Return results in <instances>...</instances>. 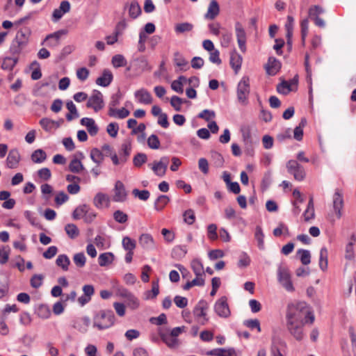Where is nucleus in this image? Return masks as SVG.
<instances>
[{
	"label": "nucleus",
	"instance_id": "nucleus-45",
	"mask_svg": "<svg viewBox=\"0 0 356 356\" xmlns=\"http://www.w3.org/2000/svg\"><path fill=\"white\" fill-rule=\"evenodd\" d=\"M83 169H84V167H83L81 161L76 158L73 159L69 164V170L72 172L79 173Z\"/></svg>",
	"mask_w": 356,
	"mask_h": 356
},
{
	"label": "nucleus",
	"instance_id": "nucleus-56",
	"mask_svg": "<svg viewBox=\"0 0 356 356\" xmlns=\"http://www.w3.org/2000/svg\"><path fill=\"white\" fill-rule=\"evenodd\" d=\"M181 79H184V76H179L177 79L174 80L171 83V88L179 94H182L184 92V86L180 81Z\"/></svg>",
	"mask_w": 356,
	"mask_h": 356
},
{
	"label": "nucleus",
	"instance_id": "nucleus-14",
	"mask_svg": "<svg viewBox=\"0 0 356 356\" xmlns=\"http://www.w3.org/2000/svg\"><path fill=\"white\" fill-rule=\"evenodd\" d=\"M333 209L338 219L342 216V209L343 208V198L342 193L337 189L332 197Z\"/></svg>",
	"mask_w": 356,
	"mask_h": 356
},
{
	"label": "nucleus",
	"instance_id": "nucleus-20",
	"mask_svg": "<svg viewBox=\"0 0 356 356\" xmlns=\"http://www.w3.org/2000/svg\"><path fill=\"white\" fill-rule=\"evenodd\" d=\"M134 96L138 102L144 104H149L152 102V97L150 92L145 89L140 88L134 92Z\"/></svg>",
	"mask_w": 356,
	"mask_h": 356
},
{
	"label": "nucleus",
	"instance_id": "nucleus-21",
	"mask_svg": "<svg viewBox=\"0 0 356 356\" xmlns=\"http://www.w3.org/2000/svg\"><path fill=\"white\" fill-rule=\"evenodd\" d=\"M20 161V155L17 149H11L6 159V165L9 168H16Z\"/></svg>",
	"mask_w": 356,
	"mask_h": 356
},
{
	"label": "nucleus",
	"instance_id": "nucleus-3",
	"mask_svg": "<svg viewBox=\"0 0 356 356\" xmlns=\"http://www.w3.org/2000/svg\"><path fill=\"white\" fill-rule=\"evenodd\" d=\"M277 281L288 292H293V286L291 276L286 266L280 264L277 271Z\"/></svg>",
	"mask_w": 356,
	"mask_h": 356
},
{
	"label": "nucleus",
	"instance_id": "nucleus-15",
	"mask_svg": "<svg viewBox=\"0 0 356 356\" xmlns=\"http://www.w3.org/2000/svg\"><path fill=\"white\" fill-rule=\"evenodd\" d=\"M114 195L113 200L115 202H123L127 198V193L124 184L121 181H117L114 187Z\"/></svg>",
	"mask_w": 356,
	"mask_h": 356
},
{
	"label": "nucleus",
	"instance_id": "nucleus-17",
	"mask_svg": "<svg viewBox=\"0 0 356 356\" xmlns=\"http://www.w3.org/2000/svg\"><path fill=\"white\" fill-rule=\"evenodd\" d=\"M93 204L99 209H102L104 207H108L110 197L108 195L99 192L94 197Z\"/></svg>",
	"mask_w": 356,
	"mask_h": 356
},
{
	"label": "nucleus",
	"instance_id": "nucleus-18",
	"mask_svg": "<svg viewBox=\"0 0 356 356\" xmlns=\"http://www.w3.org/2000/svg\"><path fill=\"white\" fill-rule=\"evenodd\" d=\"M139 244L145 250H154L156 248V243L149 234H142L138 239Z\"/></svg>",
	"mask_w": 356,
	"mask_h": 356
},
{
	"label": "nucleus",
	"instance_id": "nucleus-40",
	"mask_svg": "<svg viewBox=\"0 0 356 356\" xmlns=\"http://www.w3.org/2000/svg\"><path fill=\"white\" fill-rule=\"evenodd\" d=\"M170 198L165 195H160L154 202V209L160 211L169 202Z\"/></svg>",
	"mask_w": 356,
	"mask_h": 356
},
{
	"label": "nucleus",
	"instance_id": "nucleus-57",
	"mask_svg": "<svg viewBox=\"0 0 356 356\" xmlns=\"http://www.w3.org/2000/svg\"><path fill=\"white\" fill-rule=\"evenodd\" d=\"M147 142L148 147L152 149H158L160 147V140L155 134H152Z\"/></svg>",
	"mask_w": 356,
	"mask_h": 356
},
{
	"label": "nucleus",
	"instance_id": "nucleus-42",
	"mask_svg": "<svg viewBox=\"0 0 356 356\" xmlns=\"http://www.w3.org/2000/svg\"><path fill=\"white\" fill-rule=\"evenodd\" d=\"M122 98V94L120 90H118L116 93L113 94L108 103V111L115 109V107L120 104Z\"/></svg>",
	"mask_w": 356,
	"mask_h": 356
},
{
	"label": "nucleus",
	"instance_id": "nucleus-63",
	"mask_svg": "<svg viewBox=\"0 0 356 356\" xmlns=\"http://www.w3.org/2000/svg\"><path fill=\"white\" fill-rule=\"evenodd\" d=\"M232 41V33L229 31H225L222 33L220 43L223 47H228Z\"/></svg>",
	"mask_w": 356,
	"mask_h": 356
},
{
	"label": "nucleus",
	"instance_id": "nucleus-12",
	"mask_svg": "<svg viewBox=\"0 0 356 356\" xmlns=\"http://www.w3.org/2000/svg\"><path fill=\"white\" fill-rule=\"evenodd\" d=\"M242 134L243 141L245 145L246 153L250 156H253V141L251 136L250 129L249 127H243L241 129Z\"/></svg>",
	"mask_w": 356,
	"mask_h": 356
},
{
	"label": "nucleus",
	"instance_id": "nucleus-16",
	"mask_svg": "<svg viewBox=\"0 0 356 356\" xmlns=\"http://www.w3.org/2000/svg\"><path fill=\"white\" fill-rule=\"evenodd\" d=\"M83 294L78 298V302L81 306H84L91 300L95 293V289L92 284H85L82 288Z\"/></svg>",
	"mask_w": 356,
	"mask_h": 356
},
{
	"label": "nucleus",
	"instance_id": "nucleus-5",
	"mask_svg": "<svg viewBox=\"0 0 356 356\" xmlns=\"http://www.w3.org/2000/svg\"><path fill=\"white\" fill-rule=\"evenodd\" d=\"M209 309V304L204 300H200L194 307L193 314L196 321L202 325L207 324L209 321L207 317V310Z\"/></svg>",
	"mask_w": 356,
	"mask_h": 356
},
{
	"label": "nucleus",
	"instance_id": "nucleus-6",
	"mask_svg": "<svg viewBox=\"0 0 356 356\" xmlns=\"http://www.w3.org/2000/svg\"><path fill=\"white\" fill-rule=\"evenodd\" d=\"M307 323L298 321H286L287 330L297 341H301L305 337L304 325Z\"/></svg>",
	"mask_w": 356,
	"mask_h": 356
},
{
	"label": "nucleus",
	"instance_id": "nucleus-24",
	"mask_svg": "<svg viewBox=\"0 0 356 356\" xmlns=\"http://www.w3.org/2000/svg\"><path fill=\"white\" fill-rule=\"evenodd\" d=\"M113 78L112 72L109 70L105 69L104 70L102 76L96 79V83L102 87H107L112 82Z\"/></svg>",
	"mask_w": 356,
	"mask_h": 356
},
{
	"label": "nucleus",
	"instance_id": "nucleus-25",
	"mask_svg": "<svg viewBox=\"0 0 356 356\" xmlns=\"http://www.w3.org/2000/svg\"><path fill=\"white\" fill-rule=\"evenodd\" d=\"M173 61L175 65L179 67L180 71H186L189 69L188 62L179 51L174 53Z\"/></svg>",
	"mask_w": 356,
	"mask_h": 356
},
{
	"label": "nucleus",
	"instance_id": "nucleus-1",
	"mask_svg": "<svg viewBox=\"0 0 356 356\" xmlns=\"http://www.w3.org/2000/svg\"><path fill=\"white\" fill-rule=\"evenodd\" d=\"M314 320V312L307 302L300 301L291 302L287 305L286 321L305 322L313 324Z\"/></svg>",
	"mask_w": 356,
	"mask_h": 356
},
{
	"label": "nucleus",
	"instance_id": "nucleus-19",
	"mask_svg": "<svg viewBox=\"0 0 356 356\" xmlns=\"http://www.w3.org/2000/svg\"><path fill=\"white\" fill-rule=\"evenodd\" d=\"M282 64L279 60L275 57H269L267 64L266 65V70L268 74L274 76L280 70Z\"/></svg>",
	"mask_w": 356,
	"mask_h": 356
},
{
	"label": "nucleus",
	"instance_id": "nucleus-37",
	"mask_svg": "<svg viewBox=\"0 0 356 356\" xmlns=\"http://www.w3.org/2000/svg\"><path fill=\"white\" fill-rule=\"evenodd\" d=\"M65 231L68 237L71 239L77 238L80 234L79 228L73 223L67 224L65 227Z\"/></svg>",
	"mask_w": 356,
	"mask_h": 356
},
{
	"label": "nucleus",
	"instance_id": "nucleus-7",
	"mask_svg": "<svg viewBox=\"0 0 356 356\" xmlns=\"http://www.w3.org/2000/svg\"><path fill=\"white\" fill-rule=\"evenodd\" d=\"M86 106L92 108L95 112H98L104 106L102 93L97 90H93L91 95L88 99Z\"/></svg>",
	"mask_w": 356,
	"mask_h": 356
},
{
	"label": "nucleus",
	"instance_id": "nucleus-4",
	"mask_svg": "<svg viewBox=\"0 0 356 356\" xmlns=\"http://www.w3.org/2000/svg\"><path fill=\"white\" fill-rule=\"evenodd\" d=\"M250 93V79L248 76H243L238 82L236 88L237 99L242 105H247Z\"/></svg>",
	"mask_w": 356,
	"mask_h": 356
},
{
	"label": "nucleus",
	"instance_id": "nucleus-26",
	"mask_svg": "<svg viewBox=\"0 0 356 356\" xmlns=\"http://www.w3.org/2000/svg\"><path fill=\"white\" fill-rule=\"evenodd\" d=\"M210 356H236V351L234 348H215L207 353Z\"/></svg>",
	"mask_w": 356,
	"mask_h": 356
},
{
	"label": "nucleus",
	"instance_id": "nucleus-28",
	"mask_svg": "<svg viewBox=\"0 0 356 356\" xmlns=\"http://www.w3.org/2000/svg\"><path fill=\"white\" fill-rule=\"evenodd\" d=\"M124 8H128L129 15L132 19H136L141 13L140 6L136 1L126 4Z\"/></svg>",
	"mask_w": 356,
	"mask_h": 356
},
{
	"label": "nucleus",
	"instance_id": "nucleus-8",
	"mask_svg": "<svg viewBox=\"0 0 356 356\" xmlns=\"http://www.w3.org/2000/svg\"><path fill=\"white\" fill-rule=\"evenodd\" d=\"M213 308L216 314L221 318H227L231 315V311L226 296L220 298L215 302Z\"/></svg>",
	"mask_w": 356,
	"mask_h": 356
},
{
	"label": "nucleus",
	"instance_id": "nucleus-43",
	"mask_svg": "<svg viewBox=\"0 0 356 356\" xmlns=\"http://www.w3.org/2000/svg\"><path fill=\"white\" fill-rule=\"evenodd\" d=\"M304 220L306 222H309L310 220L314 218V207L313 203V198L311 197L308 204L307 208L303 213Z\"/></svg>",
	"mask_w": 356,
	"mask_h": 356
},
{
	"label": "nucleus",
	"instance_id": "nucleus-9",
	"mask_svg": "<svg viewBox=\"0 0 356 356\" xmlns=\"http://www.w3.org/2000/svg\"><path fill=\"white\" fill-rule=\"evenodd\" d=\"M235 34L237 40V43L238 45L239 49L245 53L246 51V42H247V35L246 32L242 25V24L239 22H236L234 24Z\"/></svg>",
	"mask_w": 356,
	"mask_h": 356
},
{
	"label": "nucleus",
	"instance_id": "nucleus-2",
	"mask_svg": "<svg viewBox=\"0 0 356 356\" xmlns=\"http://www.w3.org/2000/svg\"><path fill=\"white\" fill-rule=\"evenodd\" d=\"M115 315L112 310H101L98 312L93 318V327L99 330L108 329L113 325Z\"/></svg>",
	"mask_w": 356,
	"mask_h": 356
},
{
	"label": "nucleus",
	"instance_id": "nucleus-39",
	"mask_svg": "<svg viewBox=\"0 0 356 356\" xmlns=\"http://www.w3.org/2000/svg\"><path fill=\"white\" fill-rule=\"evenodd\" d=\"M47 159L46 152L41 149H38L35 150L31 154V160L33 163H41Z\"/></svg>",
	"mask_w": 356,
	"mask_h": 356
},
{
	"label": "nucleus",
	"instance_id": "nucleus-46",
	"mask_svg": "<svg viewBox=\"0 0 356 356\" xmlns=\"http://www.w3.org/2000/svg\"><path fill=\"white\" fill-rule=\"evenodd\" d=\"M187 253V248L185 245H177L172 251V255L175 259H181L185 257Z\"/></svg>",
	"mask_w": 356,
	"mask_h": 356
},
{
	"label": "nucleus",
	"instance_id": "nucleus-47",
	"mask_svg": "<svg viewBox=\"0 0 356 356\" xmlns=\"http://www.w3.org/2000/svg\"><path fill=\"white\" fill-rule=\"evenodd\" d=\"M297 254L299 255L300 261L303 265L306 266L310 264L311 254L309 250L300 249L298 250Z\"/></svg>",
	"mask_w": 356,
	"mask_h": 356
},
{
	"label": "nucleus",
	"instance_id": "nucleus-11",
	"mask_svg": "<svg viewBox=\"0 0 356 356\" xmlns=\"http://www.w3.org/2000/svg\"><path fill=\"white\" fill-rule=\"evenodd\" d=\"M67 31L64 29L58 30L53 33L47 35L43 42L41 43L42 45L46 42V45L50 48H56L60 44V38L63 35H65Z\"/></svg>",
	"mask_w": 356,
	"mask_h": 356
},
{
	"label": "nucleus",
	"instance_id": "nucleus-32",
	"mask_svg": "<svg viewBox=\"0 0 356 356\" xmlns=\"http://www.w3.org/2000/svg\"><path fill=\"white\" fill-rule=\"evenodd\" d=\"M130 114V112L129 110H127L125 108H122L120 109H112L111 111H108V115L110 117L115 118H119V119H124L129 116Z\"/></svg>",
	"mask_w": 356,
	"mask_h": 356
},
{
	"label": "nucleus",
	"instance_id": "nucleus-62",
	"mask_svg": "<svg viewBox=\"0 0 356 356\" xmlns=\"http://www.w3.org/2000/svg\"><path fill=\"white\" fill-rule=\"evenodd\" d=\"M243 325L251 330L257 329L259 332H261L260 323L258 319H249L243 322Z\"/></svg>",
	"mask_w": 356,
	"mask_h": 356
},
{
	"label": "nucleus",
	"instance_id": "nucleus-31",
	"mask_svg": "<svg viewBox=\"0 0 356 356\" xmlns=\"http://www.w3.org/2000/svg\"><path fill=\"white\" fill-rule=\"evenodd\" d=\"M90 157L97 165H101L104 159V154L98 148H92L90 151Z\"/></svg>",
	"mask_w": 356,
	"mask_h": 356
},
{
	"label": "nucleus",
	"instance_id": "nucleus-22",
	"mask_svg": "<svg viewBox=\"0 0 356 356\" xmlns=\"http://www.w3.org/2000/svg\"><path fill=\"white\" fill-rule=\"evenodd\" d=\"M242 60V56L236 51V50L234 49L231 52L229 64L235 74H237L241 70Z\"/></svg>",
	"mask_w": 356,
	"mask_h": 356
},
{
	"label": "nucleus",
	"instance_id": "nucleus-30",
	"mask_svg": "<svg viewBox=\"0 0 356 356\" xmlns=\"http://www.w3.org/2000/svg\"><path fill=\"white\" fill-rule=\"evenodd\" d=\"M114 259L115 256L112 252L102 253L98 257V263L100 266H106L111 264Z\"/></svg>",
	"mask_w": 356,
	"mask_h": 356
},
{
	"label": "nucleus",
	"instance_id": "nucleus-23",
	"mask_svg": "<svg viewBox=\"0 0 356 356\" xmlns=\"http://www.w3.org/2000/svg\"><path fill=\"white\" fill-rule=\"evenodd\" d=\"M90 325V319L88 316H83L74 321L73 327L81 333H86Z\"/></svg>",
	"mask_w": 356,
	"mask_h": 356
},
{
	"label": "nucleus",
	"instance_id": "nucleus-10",
	"mask_svg": "<svg viewBox=\"0 0 356 356\" xmlns=\"http://www.w3.org/2000/svg\"><path fill=\"white\" fill-rule=\"evenodd\" d=\"M288 172L293 175L295 179L302 181L305 177L304 168L295 160H290L286 163Z\"/></svg>",
	"mask_w": 356,
	"mask_h": 356
},
{
	"label": "nucleus",
	"instance_id": "nucleus-55",
	"mask_svg": "<svg viewBox=\"0 0 356 356\" xmlns=\"http://www.w3.org/2000/svg\"><path fill=\"white\" fill-rule=\"evenodd\" d=\"M73 261L79 268H83L86 265V257L83 252H79L74 255Z\"/></svg>",
	"mask_w": 356,
	"mask_h": 356
},
{
	"label": "nucleus",
	"instance_id": "nucleus-61",
	"mask_svg": "<svg viewBox=\"0 0 356 356\" xmlns=\"http://www.w3.org/2000/svg\"><path fill=\"white\" fill-rule=\"evenodd\" d=\"M293 26H294V18L291 15H288L287 21L285 24V29L286 31V38L293 36Z\"/></svg>",
	"mask_w": 356,
	"mask_h": 356
},
{
	"label": "nucleus",
	"instance_id": "nucleus-51",
	"mask_svg": "<svg viewBox=\"0 0 356 356\" xmlns=\"http://www.w3.org/2000/svg\"><path fill=\"white\" fill-rule=\"evenodd\" d=\"M324 13V9L320 6L316 5L310 7L308 10V15L311 19H316L318 16Z\"/></svg>",
	"mask_w": 356,
	"mask_h": 356
},
{
	"label": "nucleus",
	"instance_id": "nucleus-60",
	"mask_svg": "<svg viewBox=\"0 0 356 356\" xmlns=\"http://www.w3.org/2000/svg\"><path fill=\"white\" fill-rule=\"evenodd\" d=\"M147 161V155L144 153H138L133 159L134 165L136 167H140L143 164L145 163Z\"/></svg>",
	"mask_w": 356,
	"mask_h": 356
},
{
	"label": "nucleus",
	"instance_id": "nucleus-27",
	"mask_svg": "<svg viewBox=\"0 0 356 356\" xmlns=\"http://www.w3.org/2000/svg\"><path fill=\"white\" fill-rule=\"evenodd\" d=\"M219 12L220 8L218 2L216 0H212L209 3L204 17L208 19H213L219 14Z\"/></svg>",
	"mask_w": 356,
	"mask_h": 356
},
{
	"label": "nucleus",
	"instance_id": "nucleus-13",
	"mask_svg": "<svg viewBox=\"0 0 356 356\" xmlns=\"http://www.w3.org/2000/svg\"><path fill=\"white\" fill-rule=\"evenodd\" d=\"M158 333L161 340L166 344L170 348H175L179 345V340L177 338H175L169 334L168 329L159 328Z\"/></svg>",
	"mask_w": 356,
	"mask_h": 356
},
{
	"label": "nucleus",
	"instance_id": "nucleus-34",
	"mask_svg": "<svg viewBox=\"0 0 356 356\" xmlns=\"http://www.w3.org/2000/svg\"><path fill=\"white\" fill-rule=\"evenodd\" d=\"M131 152V144L129 141H127L122 145L120 154V161L125 163L127 161Z\"/></svg>",
	"mask_w": 356,
	"mask_h": 356
},
{
	"label": "nucleus",
	"instance_id": "nucleus-54",
	"mask_svg": "<svg viewBox=\"0 0 356 356\" xmlns=\"http://www.w3.org/2000/svg\"><path fill=\"white\" fill-rule=\"evenodd\" d=\"M293 88H290V84L287 81H282L277 86V91L282 95H287L291 91H293Z\"/></svg>",
	"mask_w": 356,
	"mask_h": 356
},
{
	"label": "nucleus",
	"instance_id": "nucleus-35",
	"mask_svg": "<svg viewBox=\"0 0 356 356\" xmlns=\"http://www.w3.org/2000/svg\"><path fill=\"white\" fill-rule=\"evenodd\" d=\"M39 124L46 132L52 133L56 130L54 120L50 118H43L40 120Z\"/></svg>",
	"mask_w": 356,
	"mask_h": 356
},
{
	"label": "nucleus",
	"instance_id": "nucleus-49",
	"mask_svg": "<svg viewBox=\"0 0 356 356\" xmlns=\"http://www.w3.org/2000/svg\"><path fill=\"white\" fill-rule=\"evenodd\" d=\"M122 245L126 251H131L136 248V242L129 236H124L122 238Z\"/></svg>",
	"mask_w": 356,
	"mask_h": 356
},
{
	"label": "nucleus",
	"instance_id": "nucleus-44",
	"mask_svg": "<svg viewBox=\"0 0 356 356\" xmlns=\"http://www.w3.org/2000/svg\"><path fill=\"white\" fill-rule=\"evenodd\" d=\"M18 62V57H6L3 59L1 67L3 70H12Z\"/></svg>",
	"mask_w": 356,
	"mask_h": 356
},
{
	"label": "nucleus",
	"instance_id": "nucleus-29",
	"mask_svg": "<svg viewBox=\"0 0 356 356\" xmlns=\"http://www.w3.org/2000/svg\"><path fill=\"white\" fill-rule=\"evenodd\" d=\"M193 24L190 22L178 23L175 26V32L177 35L188 33L193 29Z\"/></svg>",
	"mask_w": 356,
	"mask_h": 356
},
{
	"label": "nucleus",
	"instance_id": "nucleus-64",
	"mask_svg": "<svg viewBox=\"0 0 356 356\" xmlns=\"http://www.w3.org/2000/svg\"><path fill=\"white\" fill-rule=\"evenodd\" d=\"M119 125L117 122H111L107 125L106 131L112 138H115L118 135Z\"/></svg>",
	"mask_w": 356,
	"mask_h": 356
},
{
	"label": "nucleus",
	"instance_id": "nucleus-52",
	"mask_svg": "<svg viewBox=\"0 0 356 356\" xmlns=\"http://www.w3.org/2000/svg\"><path fill=\"white\" fill-rule=\"evenodd\" d=\"M191 268L196 276L204 275L203 265L200 260L193 259L191 262Z\"/></svg>",
	"mask_w": 356,
	"mask_h": 356
},
{
	"label": "nucleus",
	"instance_id": "nucleus-33",
	"mask_svg": "<svg viewBox=\"0 0 356 356\" xmlns=\"http://www.w3.org/2000/svg\"><path fill=\"white\" fill-rule=\"evenodd\" d=\"M328 252L326 248L323 247L320 250L319 255V267L323 270L325 271L327 268L328 264Z\"/></svg>",
	"mask_w": 356,
	"mask_h": 356
},
{
	"label": "nucleus",
	"instance_id": "nucleus-36",
	"mask_svg": "<svg viewBox=\"0 0 356 356\" xmlns=\"http://www.w3.org/2000/svg\"><path fill=\"white\" fill-rule=\"evenodd\" d=\"M254 238L259 250H264V234L260 226H257L254 232Z\"/></svg>",
	"mask_w": 356,
	"mask_h": 356
},
{
	"label": "nucleus",
	"instance_id": "nucleus-41",
	"mask_svg": "<svg viewBox=\"0 0 356 356\" xmlns=\"http://www.w3.org/2000/svg\"><path fill=\"white\" fill-rule=\"evenodd\" d=\"M306 124V119L302 118L299 123V125L295 128L293 131V137L296 140H302L303 136V128L305 127Z\"/></svg>",
	"mask_w": 356,
	"mask_h": 356
},
{
	"label": "nucleus",
	"instance_id": "nucleus-53",
	"mask_svg": "<svg viewBox=\"0 0 356 356\" xmlns=\"http://www.w3.org/2000/svg\"><path fill=\"white\" fill-rule=\"evenodd\" d=\"M88 206L87 204H82L78 207H76L72 213V217L74 220H79L81 218H83L85 213L87 212V209Z\"/></svg>",
	"mask_w": 356,
	"mask_h": 356
},
{
	"label": "nucleus",
	"instance_id": "nucleus-48",
	"mask_svg": "<svg viewBox=\"0 0 356 356\" xmlns=\"http://www.w3.org/2000/svg\"><path fill=\"white\" fill-rule=\"evenodd\" d=\"M31 33V31L29 28H22L17 31L15 38H17V40H22L28 43Z\"/></svg>",
	"mask_w": 356,
	"mask_h": 356
},
{
	"label": "nucleus",
	"instance_id": "nucleus-50",
	"mask_svg": "<svg viewBox=\"0 0 356 356\" xmlns=\"http://www.w3.org/2000/svg\"><path fill=\"white\" fill-rule=\"evenodd\" d=\"M111 63L113 67L115 68L124 67L127 63L126 58L122 54H116L113 56Z\"/></svg>",
	"mask_w": 356,
	"mask_h": 356
},
{
	"label": "nucleus",
	"instance_id": "nucleus-38",
	"mask_svg": "<svg viewBox=\"0 0 356 356\" xmlns=\"http://www.w3.org/2000/svg\"><path fill=\"white\" fill-rule=\"evenodd\" d=\"M56 264L60 267L64 271H67L69 269L70 260L66 254H60L56 260Z\"/></svg>",
	"mask_w": 356,
	"mask_h": 356
},
{
	"label": "nucleus",
	"instance_id": "nucleus-59",
	"mask_svg": "<svg viewBox=\"0 0 356 356\" xmlns=\"http://www.w3.org/2000/svg\"><path fill=\"white\" fill-rule=\"evenodd\" d=\"M185 102V100H183L181 98L176 95L172 96L170 99V105L176 111H180L181 105Z\"/></svg>",
	"mask_w": 356,
	"mask_h": 356
},
{
	"label": "nucleus",
	"instance_id": "nucleus-58",
	"mask_svg": "<svg viewBox=\"0 0 356 356\" xmlns=\"http://www.w3.org/2000/svg\"><path fill=\"white\" fill-rule=\"evenodd\" d=\"M114 220L121 224H124L128 220V216L121 210H117L113 213Z\"/></svg>",
	"mask_w": 356,
	"mask_h": 356
}]
</instances>
